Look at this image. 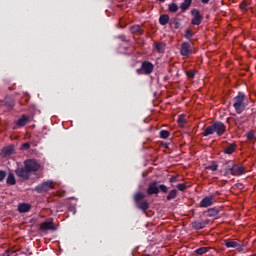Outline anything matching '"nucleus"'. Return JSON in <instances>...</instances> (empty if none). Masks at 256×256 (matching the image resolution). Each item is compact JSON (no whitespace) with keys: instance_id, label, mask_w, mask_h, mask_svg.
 I'll return each mask as SVG.
<instances>
[{"instance_id":"21","label":"nucleus","mask_w":256,"mask_h":256,"mask_svg":"<svg viewBox=\"0 0 256 256\" xmlns=\"http://www.w3.org/2000/svg\"><path fill=\"white\" fill-rule=\"evenodd\" d=\"M169 13H177L179 11V5L175 2L168 4Z\"/></svg>"},{"instance_id":"11","label":"nucleus","mask_w":256,"mask_h":256,"mask_svg":"<svg viewBox=\"0 0 256 256\" xmlns=\"http://www.w3.org/2000/svg\"><path fill=\"white\" fill-rule=\"evenodd\" d=\"M236 150H237V144L231 143L223 148V153L225 155H233V153H235Z\"/></svg>"},{"instance_id":"44","label":"nucleus","mask_w":256,"mask_h":256,"mask_svg":"<svg viewBox=\"0 0 256 256\" xmlns=\"http://www.w3.org/2000/svg\"><path fill=\"white\" fill-rule=\"evenodd\" d=\"M68 211H70L73 215H75V213H77V210L75 208V204L74 205H71L69 208H68Z\"/></svg>"},{"instance_id":"10","label":"nucleus","mask_w":256,"mask_h":256,"mask_svg":"<svg viewBox=\"0 0 256 256\" xmlns=\"http://www.w3.org/2000/svg\"><path fill=\"white\" fill-rule=\"evenodd\" d=\"M214 202H215V194H211L209 196L204 197L200 201V207H203V208L211 207V205H213Z\"/></svg>"},{"instance_id":"41","label":"nucleus","mask_w":256,"mask_h":256,"mask_svg":"<svg viewBox=\"0 0 256 256\" xmlns=\"http://www.w3.org/2000/svg\"><path fill=\"white\" fill-rule=\"evenodd\" d=\"M20 149H22V151H27V150H29V149H31V144H29V143H23L22 145H21V148Z\"/></svg>"},{"instance_id":"19","label":"nucleus","mask_w":256,"mask_h":256,"mask_svg":"<svg viewBox=\"0 0 256 256\" xmlns=\"http://www.w3.org/2000/svg\"><path fill=\"white\" fill-rule=\"evenodd\" d=\"M206 225H207V223H205V222H199V221L192 222V228L195 229L196 231L205 229Z\"/></svg>"},{"instance_id":"4","label":"nucleus","mask_w":256,"mask_h":256,"mask_svg":"<svg viewBox=\"0 0 256 256\" xmlns=\"http://www.w3.org/2000/svg\"><path fill=\"white\" fill-rule=\"evenodd\" d=\"M53 189V181L47 180L35 187V191L38 193H47Z\"/></svg>"},{"instance_id":"27","label":"nucleus","mask_w":256,"mask_h":256,"mask_svg":"<svg viewBox=\"0 0 256 256\" xmlns=\"http://www.w3.org/2000/svg\"><path fill=\"white\" fill-rule=\"evenodd\" d=\"M219 215V210L217 208H210L207 211V216L208 217H217Z\"/></svg>"},{"instance_id":"23","label":"nucleus","mask_w":256,"mask_h":256,"mask_svg":"<svg viewBox=\"0 0 256 256\" xmlns=\"http://www.w3.org/2000/svg\"><path fill=\"white\" fill-rule=\"evenodd\" d=\"M136 205L140 209V211H143L144 213L145 211H147V209H149V202L147 201L138 202V204Z\"/></svg>"},{"instance_id":"45","label":"nucleus","mask_w":256,"mask_h":256,"mask_svg":"<svg viewBox=\"0 0 256 256\" xmlns=\"http://www.w3.org/2000/svg\"><path fill=\"white\" fill-rule=\"evenodd\" d=\"M169 181H170L171 183H177L178 177H177V176H171L170 179H169Z\"/></svg>"},{"instance_id":"54","label":"nucleus","mask_w":256,"mask_h":256,"mask_svg":"<svg viewBox=\"0 0 256 256\" xmlns=\"http://www.w3.org/2000/svg\"><path fill=\"white\" fill-rule=\"evenodd\" d=\"M227 122L229 123V118H227Z\"/></svg>"},{"instance_id":"51","label":"nucleus","mask_w":256,"mask_h":256,"mask_svg":"<svg viewBox=\"0 0 256 256\" xmlns=\"http://www.w3.org/2000/svg\"><path fill=\"white\" fill-rule=\"evenodd\" d=\"M160 3H165V0H158Z\"/></svg>"},{"instance_id":"9","label":"nucleus","mask_w":256,"mask_h":256,"mask_svg":"<svg viewBox=\"0 0 256 256\" xmlns=\"http://www.w3.org/2000/svg\"><path fill=\"white\" fill-rule=\"evenodd\" d=\"M141 69L144 71V75H151L155 70V65L149 61H143L141 64Z\"/></svg>"},{"instance_id":"18","label":"nucleus","mask_w":256,"mask_h":256,"mask_svg":"<svg viewBox=\"0 0 256 256\" xmlns=\"http://www.w3.org/2000/svg\"><path fill=\"white\" fill-rule=\"evenodd\" d=\"M27 123H29V116L23 115L21 116V118H19L16 122V125L18 127H25V125H27Z\"/></svg>"},{"instance_id":"2","label":"nucleus","mask_w":256,"mask_h":256,"mask_svg":"<svg viewBox=\"0 0 256 256\" xmlns=\"http://www.w3.org/2000/svg\"><path fill=\"white\" fill-rule=\"evenodd\" d=\"M249 106V98L245 95V92H238L234 97L233 107L238 115H241L245 108Z\"/></svg>"},{"instance_id":"24","label":"nucleus","mask_w":256,"mask_h":256,"mask_svg":"<svg viewBox=\"0 0 256 256\" xmlns=\"http://www.w3.org/2000/svg\"><path fill=\"white\" fill-rule=\"evenodd\" d=\"M239 9L243 13H247L249 11V2L247 0L242 1V3L239 5Z\"/></svg>"},{"instance_id":"31","label":"nucleus","mask_w":256,"mask_h":256,"mask_svg":"<svg viewBox=\"0 0 256 256\" xmlns=\"http://www.w3.org/2000/svg\"><path fill=\"white\" fill-rule=\"evenodd\" d=\"M170 27H173L174 29H179V27H181V22L178 18H174L173 21L170 22Z\"/></svg>"},{"instance_id":"49","label":"nucleus","mask_w":256,"mask_h":256,"mask_svg":"<svg viewBox=\"0 0 256 256\" xmlns=\"http://www.w3.org/2000/svg\"><path fill=\"white\" fill-rule=\"evenodd\" d=\"M237 187H238L239 189H243V184H237Z\"/></svg>"},{"instance_id":"22","label":"nucleus","mask_w":256,"mask_h":256,"mask_svg":"<svg viewBox=\"0 0 256 256\" xmlns=\"http://www.w3.org/2000/svg\"><path fill=\"white\" fill-rule=\"evenodd\" d=\"M169 19H170V17L168 14L160 15V17H159L160 25H163V26L167 25V23H169Z\"/></svg>"},{"instance_id":"7","label":"nucleus","mask_w":256,"mask_h":256,"mask_svg":"<svg viewBox=\"0 0 256 256\" xmlns=\"http://www.w3.org/2000/svg\"><path fill=\"white\" fill-rule=\"evenodd\" d=\"M15 174L17 175V177H19L20 179H23V181H29L30 177H31V173L27 170V167H20L17 168L15 170Z\"/></svg>"},{"instance_id":"46","label":"nucleus","mask_w":256,"mask_h":256,"mask_svg":"<svg viewBox=\"0 0 256 256\" xmlns=\"http://www.w3.org/2000/svg\"><path fill=\"white\" fill-rule=\"evenodd\" d=\"M235 249H236V251H239V253H241V251H243V244H237Z\"/></svg>"},{"instance_id":"33","label":"nucleus","mask_w":256,"mask_h":256,"mask_svg":"<svg viewBox=\"0 0 256 256\" xmlns=\"http://www.w3.org/2000/svg\"><path fill=\"white\" fill-rule=\"evenodd\" d=\"M160 139H169V135H171V132L168 130H161L160 133Z\"/></svg>"},{"instance_id":"28","label":"nucleus","mask_w":256,"mask_h":256,"mask_svg":"<svg viewBox=\"0 0 256 256\" xmlns=\"http://www.w3.org/2000/svg\"><path fill=\"white\" fill-rule=\"evenodd\" d=\"M155 47L158 53H165V42H158Z\"/></svg>"},{"instance_id":"6","label":"nucleus","mask_w":256,"mask_h":256,"mask_svg":"<svg viewBox=\"0 0 256 256\" xmlns=\"http://www.w3.org/2000/svg\"><path fill=\"white\" fill-rule=\"evenodd\" d=\"M190 13L192 15L191 25H200L203 23V16L199 9H192Z\"/></svg>"},{"instance_id":"3","label":"nucleus","mask_w":256,"mask_h":256,"mask_svg":"<svg viewBox=\"0 0 256 256\" xmlns=\"http://www.w3.org/2000/svg\"><path fill=\"white\" fill-rule=\"evenodd\" d=\"M24 167L28 170V173H37L41 169V164L35 159H28L24 161Z\"/></svg>"},{"instance_id":"20","label":"nucleus","mask_w":256,"mask_h":256,"mask_svg":"<svg viewBox=\"0 0 256 256\" xmlns=\"http://www.w3.org/2000/svg\"><path fill=\"white\" fill-rule=\"evenodd\" d=\"M30 209H31V205L27 203H22V204H19L18 206L19 213H27L28 211H30Z\"/></svg>"},{"instance_id":"14","label":"nucleus","mask_w":256,"mask_h":256,"mask_svg":"<svg viewBox=\"0 0 256 256\" xmlns=\"http://www.w3.org/2000/svg\"><path fill=\"white\" fill-rule=\"evenodd\" d=\"M191 5H193V0H183L180 4V9L182 13H185V11H189Z\"/></svg>"},{"instance_id":"12","label":"nucleus","mask_w":256,"mask_h":256,"mask_svg":"<svg viewBox=\"0 0 256 256\" xmlns=\"http://www.w3.org/2000/svg\"><path fill=\"white\" fill-rule=\"evenodd\" d=\"M15 153V146L8 145L2 149V156L3 157H9Z\"/></svg>"},{"instance_id":"53","label":"nucleus","mask_w":256,"mask_h":256,"mask_svg":"<svg viewBox=\"0 0 256 256\" xmlns=\"http://www.w3.org/2000/svg\"><path fill=\"white\" fill-rule=\"evenodd\" d=\"M6 105H9V107H11V104H8L7 102H6Z\"/></svg>"},{"instance_id":"34","label":"nucleus","mask_w":256,"mask_h":256,"mask_svg":"<svg viewBox=\"0 0 256 256\" xmlns=\"http://www.w3.org/2000/svg\"><path fill=\"white\" fill-rule=\"evenodd\" d=\"M177 123L180 125V127H183V125L187 123V120L185 119V115L183 114L179 115Z\"/></svg>"},{"instance_id":"13","label":"nucleus","mask_w":256,"mask_h":256,"mask_svg":"<svg viewBox=\"0 0 256 256\" xmlns=\"http://www.w3.org/2000/svg\"><path fill=\"white\" fill-rule=\"evenodd\" d=\"M130 32L133 35H143V33H145V30L141 28V25L135 24L130 27Z\"/></svg>"},{"instance_id":"5","label":"nucleus","mask_w":256,"mask_h":256,"mask_svg":"<svg viewBox=\"0 0 256 256\" xmlns=\"http://www.w3.org/2000/svg\"><path fill=\"white\" fill-rule=\"evenodd\" d=\"M180 55H182V57L193 55V45L189 42H183L180 48Z\"/></svg>"},{"instance_id":"17","label":"nucleus","mask_w":256,"mask_h":256,"mask_svg":"<svg viewBox=\"0 0 256 256\" xmlns=\"http://www.w3.org/2000/svg\"><path fill=\"white\" fill-rule=\"evenodd\" d=\"M51 229H55V224L53 223V221L43 222L40 225V231H50Z\"/></svg>"},{"instance_id":"40","label":"nucleus","mask_w":256,"mask_h":256,"mask_svg":"<svg viewBox=\"0 0 256 256\" xmlns=\"http://www.w3.org/2000/svg\"><path fill=\"white\" fill-rule=\"evenodd\" d=\"M176 187H177L178 191H185L187 189V184L181 183V184H178Z\"/></svg>"},{"instance_id":"47","label":"nucleus","mask_w":256,"mask_h":256,"mask_svg":"<svg viewBox=\"0 0 256 256\" xmlns=\"http://www.w3.org/2000/svg\"><path fill=\"white\" fill-rule=\"evenodd\" d=\"M136 72H137L138 75H141L143 73V69L139 68V69L136 70Z\"/></svg>"},{"instance_id":"50","label":"nucleus","mask_w":256,"mask_h":256,"mask_svg":"<svg viewBox=\"0 0 256 256\" xmlns=\"http://www.w3.org/2000/svg\"><path fill=\"white\" fill-rule=\"evenodd\" d=\"M215 195H221V193H219V191H216V192H215Z\"/></svg>"},{"instance_id":"52","label":"nucleus","mask_w":256,"mask_h":256,"mask_svg":"<svg viewBox=\"0 0 256 256\" xmlns=\"http://www.w3.org/2000/svg\"><path fill=\"white\" fill-rule=\"evenodd\" d=\"M144 256H151V254H144Z\"/></svg>"},{"instance_id":"36","label":"nucleus","mask_w":256,"mask_h":256,"mask_svg":"<svg viewBox=\"0 0 256 256\" xmlns=\"http://www.w3.org/2000/svg\"><path fill=\"white\" fill-rule=\"evenodd\" d=\"M169 193V188L165 184L158 185V193Z\"/></svg>"},{"instance_id":"32","label":"nucleus","mask_w":256,"mask_h":256,"mask_svg":"<svg viewBox=\"0 0 256 256\" xmlns=\"http://www.w3.org/2000/svg\"><path fill=\"white\" fill-rule=\"evenodd\" d=\"M209 251V247H200L195 250L196 255H205Z\"/></svg>"},{"instance_id":"43","label":"nucleus","mask_w":256,"mask_h":256,"mask_svg":"<svg viewBox=\"0 0 256 256\" xmlns=\"http://www.w3.org/2000/svg\"><path fill=\"white\" fill-rule=\"evenodd\" d=\"M117 38L120 39V41H123V43L129 42V40H127V36H125L123 34L119 35Z\"/></svg>"},{"instance_id":"42","label":"nucleus","mask_w":256,"mask_h":256,"mask_svg":"<svg viewBox=\"0 0 256 256\" xmlns=\"http://www.w3.org/2000/svg\"><path fill=\"white\" fill-rule=\"evenodd\" d=\"M7 177V172L0 170V182L3 181Z\"/></svg>"},{"instance_id":"25","label":"nucleus","mask_w":256,"mask_h":256,"mask_svg":"<svg viewBox=\"0 0 256 256\" xmlns=\"http://www.w3.org/2000/svg\"><path fill=\"white\" fill-rule=\"evenodd\" d=\"M6 183L8 185H15V183H17V180H15V174L9 173L6 179Z\"/></svg>"},{"instance_id":"1","label":"nucleus","mask_w":256,"mask_h":256,"mask_svg":"<svg viewBox=\"0 0 256 256\" xmlns=\"http://www.w3.org/2000/svg\"><path fill=\"white\" fill-rule=\"evenodd\" d=\"M225 131H227L225 124L221 121H216L206 127L205 130L202 132V135L203 137H209V135H214V133H216L217 137H222V135L225 134Z\"/></svg>"},{"instance_id":"30","label":"nucleus","mask_w":256,"mask_h":256,"mask_svg":"<svg viewBox=\"0 0 256 256\" xmlns=\"http://www.w3.org/2000/svg\"><path fill=\"white\" fill-rule=\"evenodd\" d=\"M239 243L235 242V241H232V240H228L225 242V247H227V249H235L236 247H238Z\"/></svg>"},{"instance_id":"15","label":"nucleus","mask_w":256,"mask_h":256,"mask_svg":"<svg viewBox=\"0 0 256 256\" xmlns=\"http://www.w3.org/2000/svg\"><path fill=\"white\" fill-rule=\"evenodd\" d=\"M245 174V167L238 166L237 164L234 165V170L232 172L233 177H239V175Z\"/></svg>"},{"instance_id":"38","label":"nucleus","mask_w":256,"mask_h":256,"mask_svg":"<svg viewBox=\"0 0 256 256\" xmlns=\"http://www.w3.org/2000/svg\"><path fill=\"white\" fill-rule=\"evenodd\" d=\"M246 139H248V141H253V139L255 138V131L250 130L247 134H246Z\"/></svg>"},{"instance_id":"37","label":"nucleus","mask_w":256,"mask_h":256,"mask_svg":"<svg viewBox=\"0 0 256 256\" xmlns=\"http://www.w3.org/2000/svg\"><path fill=\"white\" fill-rule=\"evenodd\" d=\"M193 31H191V29H187L184 33V37L185 39H188L189 41H191V39H193Z\"/></svg>"},{"instance_id":"29","label":"nucleus","mask_w":256,"mask_h":256,"mask_svg":"<svg viewBox=\"0 0 256 256\" xmlns=\"http://www.w3.org/2000/svg\"><path fill=\"white\" fill-rule=\"evenodd\" d=\"M142 199H145V195L143 193L138 192L134 195V202L136 203V205L139 204Z\"/></svg>"},{"instance_id":"48","label":"nucleus","mask_w":256,"mask_h":256,"mask_svg":"<svg viewBox=\"0 0 256 256\" xmlns=\"http://www.w3.org/2000/svg\"><path fill=\"white\" fill-rule=\"evenodd\" d=\"M209 1H211V0H201V3H203V5H207L209 3Z\"/></svg>"},{"instance_id":"8","label":"nucleus","mask_w":256,"mask_h":256,"mask_svg":"<svg viewBox=\"0 0 256 256\" xmlns=\"http://www.w3.org/2000/svg\"><path fill=\"white\" fill-rule=\"evenodd\" d=\"M147 195H159V182L156 180L148 184Z\"/></svg>"},{"instance_id":"39","label":"nucleus","mask_w":256,"mask_h":256,"mask_svg":"<svg viewBox=\"0 0 256 256\" xmlns=\"http://www.w3.org/2000/svg\"><path fill=\"white\" fill-rule=\"evenodd\" d=\"M195 70H189L186 72V76L188 77V79H195Z\"/></svg>"},{"instance_id":"26","label":"nucleus","mask_w":256,"mask_h":256,"mask_svg":"<svg viewBox=\"0 0 256 256\" xmlns=\"http://www.w3.org/2000/svg\"><path fill=\"white\" fill-rule=\"evenodd\" d=\"M176 198H177V189H172L166 197L167 201H171Z\"/></svg>"},{"instance_id":"35","label":"nucleus","mask_w":256,"mask_h":256,"mask_svg":"<svg viewBox=\"0 0 256 256\" xmlns=\"http://www.w3.org/2000/svg\"><path fill=\"white\" fill-rule=\"evenodd\" d=\"M209 171H217L219 169V164L217 162H212L209 166L206 167Z\"/></svg>"},{"instance_id":"16","label":"nucleus","mask_w":256,"mask_h":256,"mask_svg":"<svg viewBox=\"0 0 256 256\" xmlns=\"http://www.w3.org/2000/svg\"><path fill=\"white\" fill-rule=\"evenodd\" d=\"M225 165H227L225 168V174L229 175L230 173V175H233V171L235 169V163L231 160H228L226 161Z\"/></svg>"}]
</instances>
